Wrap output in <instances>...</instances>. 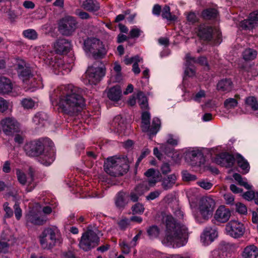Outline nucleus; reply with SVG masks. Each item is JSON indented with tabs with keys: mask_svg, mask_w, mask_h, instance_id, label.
Segmentation results:
<instances>
[{
	"mask_svg": "<svg viewBox=\"0 0 258 258\" xmlns=\"http://www.w3.org/2000/svg\"><path fill=\"white\" fill-rule=\"evenodd\" d=\"M83 90L73 84L61 85L50 95L52 104L57 106L63 113L74 115L85 105Z\"/></svg>",
	"mask_w": 258,
	"mask_h": 258,
	"instance_id": "1",
	"label": "nucleus"
},
{
	"mask_svg": "<svg viewBox=\"0 0 258 258\" xmlns=\"http://www.w3.org/2000/svg\"><path fill=\"white\" fill-rule=\"evenodd\" d=\"M166 225L165 236L162 240V243L167 246L181 247L187 242V229L185 225L177 223L171 215L164 218Z\"/></svg>",
	"mask_w": 258,
	"mask_h": 258,
	"instance_id": "2",
	"label": "nucleus"
},
{
	"mask_svg": "<svg viewBox=\"0 0 258 258\" xmlns=\"http://www.w3.org/2000/svg\"><path fill=\"white\" fill-rule=\"evenodd\" d=\"M104 168L107 174L116 177L125 173L128 170L129 166L125 158L111 157L105 161Z\"/></svg>",
	"mask_w": 258,
	"mask_h": 258,
	"instance_id": "3",
	"label": "nucleus"
},
{
	"mask_svg": "<svg viewBox=\"0 0 258 258\" xmlns=\"http://www.w3.org/2000/svg\"><path fill=\"white\" fill-rule=\"evenodd\" d=\"M215 206V201L211 197L201 198L198 203L197 211L194 213L196 220L199 223L203 222V220H208L213 215Z\"/></svg>",
	"mask_w": 258,
	"mask_h": 258,
	"instance_id": "4",
	"label": "nucleus"
},
{
	"mask_svg": "<svg viewBox=\"0 0 258 258\" xmlns=\"http://www.w3.org/2000/svg\"><path fill=\"white\" fill-rule=\"evenodd\" d=\"M15 66L19 78L24 83L32 87H39L40 79L37 80L33 76L29 64L24 60L17 59Z\"/></svg>",
	"mask_w": 258,
	"mask_h": 258,
	"instance_id": "5",
	"label": "nucleus"
},
{
	"mask_svg": "<svg viewBox=\"0 0 258 258\" xmlns=\"http://www.w3.org/2000/svg\"><path fill=\"white\" fill-rule=\"evenodd\" d=\"M43 59L56 74H59V73H61L62 74L68 73L72 68L71 64H65L63 60L56 58V56H54V52L51 50L45 52Z\"/></svg>",
	"mask_w": 258,
	"mask_h": 258,
	"instance_id": "6",
	"label": "nucleus"
},
{
	"mask_svg": "<svg viewBox=\"0 0 258 258\" xmlns=\"http://www.w3.org/2000/svg\"><path fill=\"white\" fill-rule=\"evenodd\" d=\"M105 74L104 64L101 61H96L88 68L86 72V83L96 85L103 79Z\"/></svg>",
	"mask_w": 258,
	"mask_h": 258,
	"instance_id": "7",
	"label": "nucleus"
},
{
	"mask_svg": "<svg viewBox=\"0 0 258 258\" xmlns=\"http://www.w3.org/2000/svg\"><path fill=\"white\" fill-rule=\"evenodd\" d=\"M83 48L87 54H92L97 57H102L107 52L103 43L99 39L94 37H90L85 39Z\"/></svg>",
	"mask_w": 258,
	"mask_h": 258,
	"instance_id": "8",
	"label": "nucleus"
},
{
	"mask_svg": "<svg viewBox=\"0 0 258 258\" xmlns=\"http://www.w3.org/2000/svg\"><path fill=\"white\" fill-rule=\"evenodd\" d=\"M99 238L97 234L91 230L84 232L79 242L80 248L84 251H88L98 244Z\"/></svg>",
	"mask_w": 258,
	"mask_h": 258,
	"instance_id": "9",
	"label": "nucleus"
},
{
	"mask_svg": "<svg viewBox=\"0 0 258 258\" xmlns=\"http://www.w3.org/2000/svg\"><path fill=\"white\" fill-rule=\"evenodd\" d=\"M24 149L29 156L36 157L41 155L44 151V147L42 141L39 139L27 143Z\"/></svg>",
	"mask_w": 258,
	"mask_h": 258,
	"instance_id": "10",
	"label": "nucleus"
},
{
	"mask_svg": "<svg viewBox=\"0 0 258 258\" xmlns=\"http://www.w3.org/2000/svg\"><path fill=\"white\" fill-rule=\"evenodd\" d=\"M225 230L227 234L234 238L243 235L245 228L242 223L237 220H231L226 225Z\"/></svg>",
	"mask_w": 258,
	"mask_h": 258,
	"instance_id": "11",
	"label": "nucleus"
},
{
	"mask_svg": "<svg viewBox=\"0 0 258 258\" xmlns=\"http://www.w3.org/2000/svg\"><path fill=\"white\" fill-rule=\"evenodd\" d=\"M3 132L8 136L12 135L20 131V124L13 117H6L1 121Z\"/></svg>",
	"mask_w": 258,
	"mask_h": 258,
	"instance_id": "12",
	"label": "nucleus"
},
{
	"mask_svg": "<svg viewBox=\"0 0 258 258\" xmlns=\"http://www.w3.org/2000/svg\"><path fill=\"white\" fill-rule=\"evenodd\" d=\"M26 219L27 223L35 225H42L45 221V218L41 215V212L38 204L29 210L26 215Z\"/></svg>",
	"mask_w": 258,
	"mask_h": 258,
	"instance_id": "13",
	"label": "nucleus"
},
{
	"mask_svg": "<svg viewBox=\"0 0 258 258\" xmlns=\"http://www.w3.org/2000/svg\"><path fill=\"white\" fill-rule=\"evenodd\" d=\"M78 27V23L75 18L67 16L61 19L58 23V29L64 32L74 31Z\"/></svg>",
	"mask_w": 258,
	"mask_h": 258,
	"instance_id": "14",
	"label": "nucleus"
},
{
	"mask_svg": "<svg viewBox=\"0 0 258 258\" xmlns=\"http://www.w3.org/2000/svg\"><path fill=\"white\" fill-rule=\"evenodd\" d=\"M258 26V11L249 14L248 19L241 21L239 27L244 30H252Z\"/></svg>",
	"mask_w": 258,
	"mask_h": 258,
	"instance_id": "15",
	"label": "nucleus"
},
{
	"mask_svg": "<svg viewBox=\"0 0 258 258\" xmlns=\"http://www.w3.org/2000/svg\"><path fill=\"white\" fill-rule=\"evenodd\" d=\"M218 236V232L215 227H207L201 236L203 244L207 245L212 242Z\"/></svg>",
	"mask_w": 258,
	"mask_h": 258,
	"instance_id": "16",
	"label": "nucleus"
},
{
	"mask_svg": "<svg viewBox=\"0 0 258 258\" xmlns=\"http://www.w3.org/2000/svg\"><path fill=\"white\" fill-rule=\"evenodd\" d=\"M201 152L196 148H189L185 152V159L191 166H200Z\"/></svg>",
	"mask_w": 258,
	"mask_h": 258,
	"instance_id": "17",
	"label": "nucleus"
},
{
	"mask_svg": "<svg viewBox=\"0 0 258 258\" xmlns=\"http://www.w3.org/2000/svg\"><path fill=\"white\" fill-rule=\"evenodd\" d=\"M109 128L111 132L121 134L125 128L124 120L120 115L116 116L110 123Z\"/></svg>",
	"mask_w": 258,
	"mask_h": 258,
	"instance_id": "18",
	"label": "nucleus"
},
{
	"mask_svg": "<svg viewBox=\"0 0 258 258\" xmlns=\"http://www.w3.org/2000/svg\"><path fill=\"white\" fill-rule=\"evenodd\" d=\"M71 48V42L64 38L58 39L54 44V49L56 53L66 54Z\"/></svg>",
	"mask_w": 258,
	"mask_h": 258,
	"instance_id": "19",
	"label": "nucleus"
},
{
	"mask_svg": "<svg viewBox=\"0 0 258 258\" xmlns=\"http://www.w3.org/2000/svg\"><path fill=\"white\" fill-rule=\"evenodd\" d=\"M230 216L231 212L229 209L224 206H220L216 210L214 218L218 222L225 223L229 219Z\"/></svg>",
	"mask_w": 258,
	"mask_h": 258,
	"instance_id": "20",
	"label": "nucleus"
},
{
	"mask_svg": "<svg viewBox=\"0 0 258 258\" xmlns=\"http://www.w3.org/2000/svg\"><path fill=\"white\" fill-rule=\"evenodd\" d=\"M43 232L45 237L50 239V241H51V242H53L54 246L57 243H60V241L58 238L59 231L56 227L46 228Z\"/></svg>",
	"mask_w": 258,
	"mask_h": 258,
	"instance_id": "21",
	"label": "nucleus"
},
{
	"mask_svg": "<svg viewBox=\"0 0 258 258\" xmlns=\"http://www.w3.org/2000/svg\"><path fill=\"white\" fill-rule=\"evenodd\" d=\"M107 97L111 101H117L121 96V90L119 86L116 85L105 90Z\"/></svg>",
	"mask_w": 258,
	"mask_h": 258,
	"instance_id": "22",
	"label": "nucleus"
},
{
	"mask_svg": "<svg viewBox=\"0 0 258 258\" xmlns=\"http://www.w3.org/2000/svg\"><path fill=\"white\" fill-rule=\"evenodd\" d=\"M13 84L8 78L0 76V94H8L12 91Z\"/></svg>",
	"mask_w": 258,
	"mask_h": 258,
	"instance_id": "23",
	"label": "nucleus"
},
{
	"mask_svg": "<svg viewBox=\"0 0 258 258\" xmlns=\"http://www.w3.org/2000/svg\"><path fill=\"white\" fill-rule=\"evenodd\" d=\"M197 61V60L190 56L189 54H187L185 56V66L184 74L186 76L189 77L195 75V70L192 68V64Z\"/></svg>",
	"mask_w": 258,
	"mask_h": 258,
	"instance_id": "24",
	"label": "nucleus"
},
{
	"mask_svg": "<svg viewBox=\"0 0 258 258\" xmlns=\"http://www.w3.org/2000/svg\"><path fill=\"white\" fill-rule=\"evenodd\" d=\"M145 175L148 177V181L149 185L153 186L159 179L160 173L158 170L150 168L145 173Z\"/></svg>",
	"mask_w": 258,
	"mask_h": 258,
	"instance_id": "25",
	"label": "nucleus"
},
{
	"mask_svg": "<svg viewBox=\"0 0 258 258\" xmlns=\"http://www.w3.org/2000/svg\"><path fill=\"white\" fill-rule=\"evenodd\" d=\"M176 179V176L174 174L164 177L161 181L162 188L166 190L172 188L175 184Z\"/></svg>",
	"mask_w": 258,
	"mask_h": 258,
	"instance_id": "26",
	"label": "nucleus"
},
{
	"mask_svg": "<svg viewBox=\"0 0 258 258\" xmlns=\"http://www.w3.org/2000/svg\"><path fill=\"white\" fill-rule=\"evenodd\" d=\"M82 7L89 12H96L100 9V4L96 0H85L83 2Z\"/></svg>",
	"mask_w": 258,
	"mask_h": 258,
	"instance_id": "27",
	"label": "nucleus"
},
{
	"mask_svg": "<svg viewBox=\"0 0 258 258\" xmlns=\"http://www.w3.org/2000/svg\"><path fill=\"white\" fill-rule=\"evenodd\" d=\"M243 258H257L258 248L254 245L246 246L242 253Z\"/></svg>",
	"mask_w": 258,
	"mask_h": 258,
	"instance_id": "28",
	"label": "nucleus"
},
{
	"mask_svg": "<svg viewBox=\"0 0 258 258\" xmlns=\"http://www.w3.org/2000/svg\"><path fill=\"white\" fill-rule=\"evenodd\" d=\"M198 37L202 40L205 41H211L214 37H216L217 39L214 41V44H219L221 42V33H197Z\"/></svg>",
	"mask_w": 258,
	"mask_h": 258,
	"instance_id": "29",
	"label": "nucleus"
},
{
	"mask_svg": "<svg viewBox=\"0 0 258 258\" xmlns=\"http://www.w3.org/2000/svg\"><path fill=\"white\" fill-rule=\"evenodd\" d=\"M54 154L52 150L44 151L41 154L40 162L45 166H49L54 161Z\"/></svg>",
	"mask_w": 258,
	"mask_h": 258,
	"instance_id": "30",
	"label": "nucleus"
},
{
	"mask_svg": "<svg viewBox=\"0 0 258 258\" xmlns=\"http://www.w3.org/2000/svg\"><path fill=\"white\" fill-rule=\"evenodd\" d=\"M128 204V200L125 198V194L120 191L117 194L115 198L116 207L119 209H123Z\"/></svg>",
	"mask_w": 258,
	"mask_h": 258,
	"instance_id": "31",
	"label": "nucleus"
},
{
	"mask_svg": "<svg viewBox=\"0 0 258 258\" xmlns=\"http://www.w3.org/2000/svg\"><path fill=\"white\" fill-rule=\"evenodd\" d=\"M233 87V84L230 79H223L217 84V89L221 91H230Z\"/></svg>",
	"mask_w": 258,
	"mask_h": 258,
	"instance_id": "32",
	"label": "nucleus"
},
{
	"mask_svg": "<svg viewBox=\"0 0 258 258\" xmlns=\"http://www.w3.org/2000/svg\"><path fill=\"white\" fill-rule=\"evenodd\" d=\"M48 118L47 114L43 112H39L35 114L32 119L33 122L36 125H44Z\"/></svg>",
	"mask_w": 258,
	"mask_h": 258,
	"instance_id": "33",
	"label": "nucleus"
},
{
	"mask_svg": "<svg viewBox=\"0 0 258 258\" xmlns=\"http://www.w3.org/2000/svg\"><path fill=\"white\" fill-rule=\"evenodd\" d=\"M220 29L217 24H203L200 25L199 32H219Z\"/></svg>",
	"mask_w": 258,
	"mask_h": 258,
	"instance_id": "34",
	"label": "nucleus"
},
{
	"mask_svg": "<svg viewBox=\"0 0 258 258\" xmlns=\"http://www.w3.org/2000/svg\"><path fill=\"white\" fill-rule=\"evenodd\" d=\"M237 163L240 168L243 170L244 173H247L249 170V165L247 160H246L241 155L237 154L236 156Z\"/></svg>",
	"mask_w": 258,
	"mask_h": 258,
	"instance_id": "35",
	"label": "nucleus"
},
{
	"mask_svg": "<svg viewBox=\"0 0 258 258\" xmlns=\"http://www.w3.org/2000/svg\"><path fill=\"white\" fill-rule=\"evenodd\" d=\"M150 117V114L148 111H144L142 113V128L145 132H147L149 130Z\"/></svg>",
	"mask_w": 258,
	"mask_h": 258,
	"instance_id": "36",
	"label": "nucleus"
},
{
	"mask_svg": "<svg viewBox=\"0 0 258 258\" xmlns=\"http://www.w3.org/2000/svg\"><path fill=\"white\" fill-rule=\"evenodd\" d=\"M162 17L169 22H174L177 19V16L170 12L169 6H165L162 11Z\"/></svg>",
	"mask_w": 258,
	"mask_h": 258,
	"instance_id": "37",
	"label": "nucleus"
},
{
	"mask_svg": "<svg viewBox=\"0 0 258 258\" xmlns=\"http://www.w3.org/2000/svg\"><path fill=\"white\" fill-rule=\"evenodd\" d=\"M218 13L215 9L209 8L202 12V16L205 19L211 20L217 18Z\"/></svg>",
	"mask_w": 258,
	"mask_h": 258,
	"instance_id": "38",
	"label": "nucleus"
},
{
	"mask_svg": "<svg viewBox=\"0 0 258 258\" xmlns=\"http://www.w3.org/2000/svg\"><path fill=\"white\" fill-rule=\"evenodd\" d=\"M21 103L22 106L25 109H32L33 108L38 106V102L34 99L31 98H25L23 99Z\"/></svg>",
	"mask_w": 258,
	"mask_h": 258,
	"instance_id": "39",
	"label": "nucleus"
},
{
	"mask_svg": "<svg viewBox=\"0 0 258 258\" xmlns=\"http://www.w3.org/2000/svg\"><path fill=\"white\" fill-rule=\"evenodd\" d=\"M40 242L41 246L44 249H51L53 245V242L50 241V239L45 237L43 232L40 236Z\"/></svg>",
	"mask_w": 258,
	"mask_h": 258,
	"instance_id": "40",
	"label": "nucleus"
},
{
	"mask_svg": "<svg viewBox=\"0 0 258 258\" xmlns=\"http://www.w3.org/2000/svg\"><path fill=\"white\" fill-rule=\"evenodd\" d=\"M160 120L157 117L154 118L152 120L151 127H149V130L148 132L150 133V135H156L160 129Z\"/></svg>",
	"mask_w": 258,
	"mask_h": 258,
	"instance_id": "41",
	"label": "nucleus"
},
{
	"mask_svg": "<svg viewBox=\"0 0 258 258\" xmlns=\"http://www.w3.org/2000/svg\"><path fill=\"white\" fill-rule=\"evenodd\" d=\"M242 55L244 60H251L256 57L257 52L253 49L247 48L243 52Z\"/></svg>",
	"mask_w": 258,
	"mask_h": 258,
	"instance_id": "42",
	"label": "nucleus"
},
{
	"mask_svg": "<svg viewBox=\"0 0 258 258\" xmlns=\"http://www.w3.org/2000/svg\"><path fill=\"white\" fill-rule=\"evenodd\" d=\"M245 104L247 107L250 108L253 111L258 109V103L254 97L250 96L247 97L245 99Z\"/></svg>",
	"mask_w": 258,
	"mask_h": 258,
	"instance_id": "43",
	"label": "nucleus"
},
{
	"mask_svg": "<svg viewBox=\"0 0 258 258\" xmlns=\"http://www.w3.org/2000/svg\"><path fill=\"white\" fill-rule=\"evenodd\" d=\"M138 102L141 108L143 109H145L148 108V104L147 98L144 94L141 92L137 94Z\"/></svg>",
	"mask_w": 258,
	"mask_h": 258,
	"instance_id": "44",
	"label": "nucleus"
},
{
	"mask_svg": "<svg viewBox=\"0 0 258 258\" xmlns=\"http://www.w3.org/2000/svg\"><path fill=\"white\" fill-rule=\"evenodd\" d=\"M118 244L122 252L126 254H128L131 252V248L134 247L131 245V242L128 244L127 241L124 239L120 240Z\"/></svg>",
	"mask_w": 258,
	"mask_h": 258,
	"instance_id": "45",
	"label": "nucleus"
},
{
	"mask_svg": "<svg viewBox=\"0 0 258 258\" xmlns=\"http://www.w3.org/2000/svg\"><path fill=\"white\" fill-rule=\"evenodd\" d=\"M16 174L19 182L23 185H26L27 182V179L24 172L19 168H17Z\"/></svg>",
	"mask_w": 258,
	"mask_h": 258,
	"instance_id": "46",
	"label": "nucleus"
},
{
	"mask_svg": "<svg viewBox=\"0 0 258 258\" xmlns=\"http://www.w3.org/2000/svg\"><path fill=\"white\" fill-rule=\"evenodd\" d=\"M141 188L142 186L141 185H138L135 189V191L131 192L130 197L132 202H137L139 197L143 194V191L141 190Z\"/></svg>",
	"mask_w": 258,
	"mask_h": 258,
	"instance_id": "47",
	"label": "nucleus"
},
{
	"mask_svg": "<svg viewBox=\"0 0 258 258\" xmlns=\"http://www.w3.org/2000/svg\"><path fill=\"white\" fill-rule=\"evenodd\" d=\"M150 238L154 239L157 238L160 234V229L155 225L150 226L147 230Z\"/></svg>",
	"mask_w": 258,
	"mask_h": 258,
	"instance_id": "48",
	"label": "nucleus"
},
{
	"mask_svg": "<svg viewBox=\"0 0 258 258\" xmlns=\"http://www.w3.org/2000/svg\"><path fill=\"white\" fill-rule=\"evenodd\" d=\"M238 102L236 99L229 98L226 99L224 102V106L227 109L234 108L237 106Z\"/></svg>",
	"mask_w": 258,
	"mask_h": 258,
	"instance_id": "49",
	"label": "nucleus"
},
{
	"mask_svg": "<svg viewBox=\"0 0 258 258\" xmlns=\"http://www.w3.org/2000/svg\"><path fill=\"white\" fill-rule=\"evenodd\" d=\"M233 177L240 185L243 186L246 189H250L251 188V186L247 183L246 179H243L239 174L234 173Z\"/></svg>",
	"mask_w": 258,
	"mask_h": 258,
	"instance_id": "50",
	"label": "nucleus"
},
{
	"mask_svg": "<svg viewBox=\"0 0 258 258\" xmlns=\"http://www.w3.org/2000/svg\"><path fill=\"white\" fill-rule=\"evenodd\" d=\"M140 36V33H130V36L127 37L123 34H119L117 36V42L121 43L130 38H137Z\"/></svg>",
	"mask_w": 258,
	"mask_h": 258,
	"instance_id": "51",
	"label": "nucleus"
},
{
	"mask_svg": "<svg viewBox=\"0 0 258 258\" xmlns=\"http://www.w3.org/2000/svg\"><path fill=\"white\" fill-rule=\"evenodd\" d=\"M144 207L143 204L137 203L132 207V210L133 214H141L144 211Z\"/></svg>",
	"mask_w": 258,
	"mask_h": 258,
	"instance_id": "52",
	"label": "nucleus"
},
{
	"mask_svg": "<svg viewBox=\"0 0 258 258\" xmlns=\"http://www.w3.org/2000/svg\"><path fill=\"white\" fill-rule=\"evenodd\" d=\"M243 74L244 77L247 79H251L252 77L257 75L256 72L252 68H250L247 70L244 69Z\"/></svg>",
	"mask_w": 258,
	"mask_h": 258,
	"instance_id": "53",
	"label": "nucleus"
},
{
	"mask_svg": "<svg viewBox=\"0 0 258 258\" xmlns=\"http://www.w3.org/2000/svg\"><path fill=\"white\" fill-rule=\"evenodd\" d=\"M10 106L11 107V105L9 101L0 97V112H4L6 111Z\"/></svg>",
	"mask_w": 258,
	"mask_h": 258,
	"instance_id": "54",
	"label": "nucleus"
},
{
	"mask_svg": "<svg viewBox=\"0 0 258 258\" xmlns=\"http://www.w3.org/2000/svg\"><path fill=\"white\" fill-rule=\"evenodd\" d=\"M222 156H224V162L225 163L224 166L227 167L232 166L234 161V158L233 156L229 154H223Z\"/></svg>",
	"mask_w": 258,
	"mask_h": 258,
	"instance_id": "55",
	"label": "nucleus"
},
{
	"mask_svg": "<svg viewBox=\"0 0 258 258\" xmlns=\"http://www.w3.org/2000/svg\"><path fill=\"white\" fill-rule=\"evenodd\" d=\"M130 219L124 218L118 221V225L121 230H125L130 225Z\"/></svg>",
	"mask_w": 258,
	"mask_h": 258,
	"instance_id": "56",
	"label": "nucleus"
},
{
	"mask_svg": "<svg viewBox=\"0 0 258 258\" xmlns=\"http://www.w3.org/2000/svg\"><path fill=\"white\" fill-rule=\"evenodd\" d=\"M197 177L195 175H192L184 171L182 172V179L184 181H194L196 179Z\"/></svg>",
	"mask_w": 258,
	"mask_h": 258,
	"instance_id": "57",
	"label": "nucleus"
},
{
	"mask_svg": "<svg viewBox=\"0 0 258 258\" xmlns=\"http://www.w3.org/2000/svg\"><path fill=\"white\" fill-rule=\"evenodd\" d=\"M236 210L241 214H245L247 213L246 207L241 203H237L236 204Z\"/></svg>",
	"mask_w": 258,
	"mask_h": 258,
	"instance_id": "58",
	"label": "nucleus"
},
{
	"mask_svg": "<svg viewBox=\"0 0 258 258\" xmlns=\"http://www.w3.org/2000/svg\"><path fill=\"white\" fill-rule=\"evenodd\" d=\"M187 21L191 24L195 23L198 20V18L196 14L194 12H189L186 15Z\"/></svg>",
	"mask_w": 258,
	"mask_h": 258,
	"instance_id": "59",
	"label": "nucleus"
},
{
	"mask_svg": "<svg viewBox=\"0 0 258 258\" xmlns=\"http://www.w3.org/2000/svg\"><path fill=\"white\" fill-rule=\"evenodd\" d=\"M206 97V93L205 91L200 90L199 92L196 93L195 95L193 97V99L194 101L197 102H200L202 100V99L205 98Z\"/></svg>",
	"mask_w": 258,
	"mask_h": 258,
	"instance_id": "60",
	"label": "nucleus"
},
{
	"mask_svg": "<svg viewBox=\"0 0 258 258\" xmlns=\"http://www.w3.org/2000/svg\"><path fill=\"white\" fill-rule=\"evenodd\" d=\"M198 184L202 188L206 190L210 189L213 186V184L211 182L205 180L198 182Z\"/></svg>",
	"mask_w": 258,
	"mask_h": 258,
	"instance_id": "61",
	"label": "nucleus"
},
{
	"mask_svg": "<svg viewBox=\"0 0 258 258\" xmlns=\"http://www.w3.org/2000/svg\"><path fill=\"white\" fill-rule=\"evenodd\" d=\"M9 244L7 242L0 241V253H8L9 251Z\"/></svg>",
	"mask_w": 258,
	"mask_h": 258,
	"instance_id": "62",
	"label": "nucleus"
},
{
	"mask_svg": "<svg viewBox=\"0 0 258 258\" xmlns=\"http://www.w3.org/2000/svg\"><path fill=\"white\" fill-rule=\"evenodd\" d=\"M161 191L159 190H156L154 191L151 192L147 197V200H153L158 198L161 194Z\"/></svg>",
	"mask_w": 258,
	"mask_h": 258,
	"instance_id": "63",
	"label": "nucleus"
},
{
	"mask_svg": "<svg viewBox=\"0 0 258 258\" xmlns=\"http://www.w3.org/2000/svg\"><path fill=\"white\" fill-rule=\"evenodd\" d=\"M122 80V76L121 73H112L111 77V81L112 82H119Z\"/></svg>",
	"mask_w": 258,
	"mask_h": 258,
	"instance_id": "64",
	"label": "nucleus"
}]
</instances>
